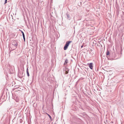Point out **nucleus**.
Wrapping results in <instances>:
<instances>
[{
  "instance_id": "obj_1",
  "label": "nucleus",
  "mask_w": 124,
  "mask_h": 124,
  "mask_svg": "<svg viewBox=\"0 0 124 124\" xmlns=\"http://www.w3.org/2000/svg\"><path fill=\"white\" fill-rule=\"evenodd\" d=\"M72 41H68L66 42V43L64 47V50H66L67 49L70 43Z\"/></svg>"
},
{
  "instance_id": "obj_2",
  "label": "nucleus",
  "mask_w": 124,
  "mask_h": 124,
  "mask_svg": "<svg viewBox=\"0 0 124 124\" xmlns=\"http://www.w3.org/2000/svg\"><path fill=\"white\" fill-rule=\"evenodd\" d=\"M88 65L89 66V67L90 69H93V63H90L89 64H88Z\"/></svg>"
},
{
  "instance_id": "obj_3",
  "label": "nucleus",
  "mask_w": 124,
  "mask_h": 124,
  "mask_svg": "<svg viewBox=\"0 0 124 124\" xmlns=\"http://www.w3.org/2000/svg\"><path fill=\"white\" fill-rule=\"evenodd\" d=\"M21 31V32L22 33L23 36V39H24V41H25V36H24V34L23 32V31Z\"/></svg>"
},
{
  "instance_id": "obj_4",
  "label": "nucleus",
  "mask_w": 124,
  "mask_h": 124,
  "mask_svg": "<svg viewBox=\"0 0 124 124\" xmlns=\"http://www.w3.org/2000/svg\"><path fill=\"white\" fill-rule=\"evenodd\" d=\"M26 72H27V76L28 77L29 76V72H28V69H27V70Z\"/></svg>"
},
{
  "instance_id": "obj_5",
  "label": "nucleus",
  "mask_w": 124,
  "mask_h": 124,
  "mask_svg": "<svg viewBox=\"0 0 124 124\" xmlns=\"http://www.w3.org/2000/svg\"><path fill=\"white\" fill-rule=\"evenodd\" d=\"M68 63V60H66L65 61V62L64 63V64H66Z\"/></svg>"
},
{
  "instance_id": "obj_6",
  "label": "nucleus",
  "mask_w": 124,
  "mask_h": 124,
  "mask_svg": "<svg viewBox=\"0 0 124 124\" xmlns=\"http://www.w3.org/2000/svg\"><path fill=\"white\" fill-rule=\"evenodd\" d=\"M46 114L48 115V116L50 118V119L51 120L52 118V117H51V116H50V115H49V114H48L47 113H46Z\"/></svg>"
},
{
  "instance_id": "obj_7",
  "label": "nucleus",
  "mask_w": 124,
  "mask_h": 124,
  "mask_svg": "<svg viewBox=\"0 0 124 124\" xmlns=\"http://www.w3.org/2000/svg\"><path fill=\"white\" fill-rule=\"evenodd\" d=\"M109 54V52L108 51H107L106 52V55H108Z\"/></svg>"
},
{
  "instance_id": "obj_8",
  "label": "nucleus",
  "mask_w": 124,
  "mask_h": 124,
  "mask_svg": "<svg viewBox=\"0 0 124 124\" xmlns=\"http://www.w3.org/2000/svg\"><path fill=\"white\" fill-rule=\"evenodd\" d=\"M65 73L66 74H67L68 73V72L67 71H66L65 72Z\"/></svg>"
},
{
  "instance_id": "obj_9",
  "label": "nucleus",
  "mask_w": 124,
  "mask_h": 124,
  "mask_svg": "<svg viewBox=\"0 0 124 124\" xmlns=\"http://www.w3.org/2000/svg\"><path fill=\"white\" fill-rule=\"evenodd\" d=\"M7 0H5V4L7 3Z\"/></svg>"
},
{
  "instance_id": "obj_10",
  "label": "nucleus",
  "mask_w": 124,
  "mask_h": 124,
  "mask_svg": "<svg viewBox=\"0 0 124 124\" xmlns=\"http://www.w3.org/2000/svg\"><path fill=\"white\" fill-rule=\"evenodd\" d=\"M83 47V46H81V47L82 48Z\"/></svg>"
}]
</instances>
